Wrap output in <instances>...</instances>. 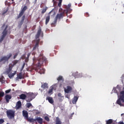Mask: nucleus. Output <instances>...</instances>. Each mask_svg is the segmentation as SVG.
<instances>
[{
    "mask_svg": "<svg viewBox=\"0 0 124 124\" xmlns=\"http://www.w3.org/2000/svg\"><path fill=\"white\" fill-rule=\"evenodd\" d=\"M30 56H31V53H29L27 55V58H30Z\"/></svg>",
    "mask_w": 124,
    "mask_h": 124,
    "instance_id": "obj_48",
    "label": "nucleus"
},
{
    "mask_svg": "<svg viewBox=\"0 0 124 124\" xmlns=\"http://www.w3.org/2000/svg\"><path fill=\"white\" fill-rule=\"evenodd\" d=\"M48 9V8L47 7H46L45 9H43L42 11V14H44Z\"/></svg>",
    "mask_w": 124,
    "mask_h": 124,
    "instance_id": "obj_27",
    "label": "nucleus"
},
{
    "mask_svg": "<svg viewBox=\"0 0 124 124\" xmlns=\"http://www.w3.org/2000/svg\"><path fill=\"white\" fill-rule=\"evenodd\" d=\"M36 114L37 115H38L39 114H40V112L39 111H37L36 112Z\"/></svg>",
    "mask_w": 124,
    "mask_h": 124,
    "instance_id": "obj_49",
    "label": "nucleus"
},
{
    "mask_svg": "<svg viewBox=\"0 0 124 124\" xmlns=\"http://www.w3.org/2000/svg\"><path fill=\"white\" fill-rule=\"evenodd\" d=\"M32 107V105H31V103H27L26 104V107H27V108H30V107Z\"/></svg>",
    "mask_w": 124,
    "mask_h": 124,
    "instance_id": "obj_30",
    "label": "nucleus"
},
{
    "mask_svg": "<svg viewBox=\"0 0 124 124\" xmlns=\"http://www.w3.org/2000/svg\"><path fill=\"white\" fill-rule=\"evenodd\" d=\"M52 2L53 4H55V3H56V0H52Z\"/></svg>",
    "mask_w": 124,
    "mask_h": 124,
    "instance_id": "obj_50",
    "label": "nucleus"
},
{
    "mask_svg": "<svg viewBox=\"0 0 124 124\" xmlns=\"http://www.w3.org/2000/svg\"><path fill=\"white\" fill-rule=\"evenodd\" d=\"M64 91L65 93H69L72 91V87L70 86H67L66 88H64Z\"/></svg>",
    "mask_w": 124,
    "mask_h": 124,
    "instance_id": "obj_9",
    "label": "nucleus"
},
{
    "mask_svg": "<svg viewBox=\"0 0 124 124\" xmlns=\"http://www.w3.org/2000/svg\"><path fill=\"white\" fill-rule=\"evenodd\" d=\"M52 12H54V10H51L49 13L48 16L46 17V25H47L48 23L50 21V15H51V14Z\"/></svg>",
    "mask_w": 124,
    "mask_h": 124,
    "instance_id": "obj_11",
    "label": "nucleus"
},
{
    "mask_svg": "<svg viewBox=\"0 0 124 124\" xmlns=\"http://www.w3.org/2000/svg\"><path fill=\"white\" fill-rule=\"evenodd\" d=\"M26 18V16L25 15H23L22 17H21V21L24 22V21H25V19Z\"/></svg>",
    "mask_w": 124,
    "mask_h": 124,
    "instance_id": "obj_38",
    "label": "nucleus"
},
{
    "mask_svg": "<svg viewBox=\"0 0 124 124\" xmlns=\"http://www.w3.org/2000/svg\"><path fill=\"white\" fill-rule=\"evenodd\" d=\"M5 26V24H3L2 26V28H4Z\"/></svg>",
    "mask_w": 124,
    "mask_h": 124,
    "instance_id": "obj_53",
    "label": "nucleus"
},
{
    "mask_svg": "<svg viewBox=\"0 0 124 124\" xmlns=\"http://www.w3.org/2000/svg\"><path fill=\"white\" fill-rule=\"evenodd\" d=\"M23 24H24V21H22L21 20L18 22V28H21V27L23 25Z\"/></svg>",
    "mask_w": 124,
    "mask_h": 124,
    "instance_id": "obj_28",
    "label": "nucleus"
},
{
    "mask_svg": "<svg viewBox=\"0 0 124 124\" xmlns=\"http://www.w3.org/2000/svg\"><path fill=\"white\" fill-rule=\"evenodd\" d=\"M19 62V60H15L13 62V63L14 65H15L16 64H17V63H18Z\"/></svg>",
    "mask_w": 124,
    "mask_h": 124,
    "instance_id": "obj_32",
    "label": "nucleus"
},
{
    "mask_svg": "<svg viewBox=\"0 0 124 124\" xmlns=\"http://www.w3.org/2000/svg\"><path fill=\"white\" fill-rule=\"evenodd\" d=\"M119 124H124V122H119Z\"/></svg>",
    "mask_w": 124,
    "mask_h": 124,
    "instance_id": "obj_52",
    "label": "nucleus"
},
{
    "mask_svg": "<svg viewBox=\"0 0 124 124\" xmlns=\"http://www.w3.org/2000/svg\"><path fill=\"white\" fill-rule=\"evenodd\" d=\"M26 120L28 121V122H29V123H34L36 121V120L33 118H30L29 117L26 119Z\"/></svg>",
    "mask_w": 124,
    "mask_h": 124,
    "instance_id": "obj_23",
    "label": "nucleus"
},
{
    "mask_svg": "<svg viewBox=\"0 0 124 124\" xmlns=\"http://www.w3.org/2000/svg\"><path fill=\"white\" fill-rule=\"evenodd\" d=\"M25 65H26V63H24L22 66V68H21V70H23L24 69V68H25Z\"/></svg>",
    "mask_w": 124,
    "mask_h": 124,
    "instance_id": "obj_41",
    "label": "nucleus"
},
{
    "mask_svg": "<svg viewBox=\"0 0 124 124\" xmlns=\"http://www.w3.org/2000/svg\"><path fill=\"white\" fill-rule=\"evenodd\" d=\"M3 79H4V78L3 77V76H2L0 78V82H1V83H4V80Z\"/></svg>",
    "mask_w": 124,
    "mask_h": 124,
    "instance_id": "obj_33",
    "label": "nucleus"
},
{
    "mask_svg": "<svg viewBox=\"0 0 124 124\" xmlns=\"http://www.w3.org/2000/svg\"><path fill=\"white\" fill-rule=\"evenodd\" d=\"M36 121H37L38 124H43V119H42L40 117H38L37 118L35 119Z\"/></svg>",
    "mask_w": 124,
    "mask_h": 124,
    "instance_id": "obj_18",
    "label": "nucleus"
},
{
    "mask_svg": "<svg viewBox=\"0 0 124 124\" xmlns=\"http://www.w3.org/2000/svg\"><path fill=\"white\" fill-rule=\"evenodd\" d=\"M59 97H62V93H59L58 94Z\"/></svg>",
    "mask_w": 124,
    "mask_h": 124,
    "instance_id": "obj_47",
    "label": "nucleus"
},
{
    "mask_svg": "<svg viewBox=\"0 0 124 124\" xmlns=\"http://www.w3.org/2000/svg\"><path fill=\"white\" fill-rule=\"evenodd\" d=\"M35 42H36V44L34 46L33 48V51H34V50H36V49H38V47L39 46V42L40 41V39H38L37 40H34Z\"/></svg>",
    "mask_w": 124,
    "mask_h": 124,
    "instance_id": "obj_10",
    "label": "nucleus"
},
{
    "mask_svg": "<svg viewBox=\"0 0 124 124\" xmlns=\"http://www.w3.org/2000/svg\"><path fill=\"white\" fill-rule=\"evenodd\" d=\"M113 124V120L109 119L106 121V124Z\"/></svg>",
    "mask_w": 124,
    "mask_h": 124,
    "instance_id": "obj_26",
    "label": "nucleus"
},
{
    "mask_svg": "<svg viewBox=\"0 0 124 124\" xmlns=\"http://www.w3.org/2000/svg\"><path fill=\"white\" fill-rule=\"evenodd\" d=\"M27 9H28V6H24L23 8L21 9L18 16H17V19H20V18L24 15V14Z\"/></svg>",
    "mask_w": 124,
    "mask_h": 124,
    "instance_id": "obj_7",
    "label": "nucleus"
},
{
    "mask_svg": "<svg viewBox=\"0 0 124 124\" xmlns=\"http://www.w3.org/2000/svg\"><path fill=\"white\" fill-rule=\"evenodd\" d=\"M25 62H29V58L26 57V58H25Z\"/></svg>",
    "mask_w": 124,
    "mask_h": 124,
    "instance_id": "obj_46",
    "label": "nucleus"
},
{
    "mask_svg": "<svg viewBox=\"0 0 124 124\" xmlns=\"http://www.w3.org/2000/svg\"><path fill=\"white\" fill-rule=\"evenodd\" d=\"M78 98H79V97L78 96H74V97L72 100L73 104H76V102H77V101L78 100Z\"/></svg>",
    "mask_w": 124,
    "mask_h": 124,
    "instance_id": "obj_19",
    "label": "nucleus"
},
{
    "mask_svg": "<svg viewBox=\"0 0 124 124\" xmlns=\"http://www.w3.org/2000/svg\"><path fill=\"white\" fill-rule=\"evenodd\" d=\"M12 57V54L10 53L7 56H3L0 59V62H8L9 59Z\"/></svg>",
    "mask_w": 124,
    "mask_h": 124,
    "instance_id": "obj_8",
    "label": "nucleus"
},
{
    "mask_svg": "<svg viewBox=\"0 0 124 124\" xmlns=\"http://www.w3.org/2000/svg\"><path fill=\"white\" fill-rule=\"evenodd\" d=\"M45 120L46 121V122H50V118L48 116L45 117Z\"/></svg>",
    "mask_w": 124,
    "mask_h": 124,
    "instance_id": "obj_35",
    "label": "nucleus"
},
{
    "mask_svg": "<svg viewBox=\"0 0 124 124\" xmlns=\"http://www.w3.org/2000/svg\"><path fill=\"white\" fill-rule=\"evenodd\" d=\"M67 13V11L66 10H64V11H62L61 13L58 14L56 15V16L55 17V18L57 19V20H60L61 19H62V18H63V17H64V14L65 13Z\"/></svg>",
    "mask_w": 124,
    "mask_h": 124,
    "instance_id": "obj_6",
    "label": "nucleus"
},
{
    "mask_svg": "<svg viewBox=\"0 0 124 124\" xmlns=\"http://www.w3.org/2000/svg\"><path fill=\"white\" fill-rule=\"evenodd\" d=\"M46 100H48V102H49V103L51 104H53V103H54V100H53V98L51 97H47L46 98Z\"/></svg>",
    "mask_w": 124,
    "mask_h": 124,
    "instance_id": "obj_17",
    "label": "nucleus"
},
{
    "mask_svg": "<svg viewBox=\"0 0 124 124\" xmlns=\"http://www.w3.org/2000/svg\"><path fill=\"white\" fill-rule=\"evenodd\" d=\"M4 96V92H0V97H3Z\"/></svg>",
    "mask_w": 124,
    "mask_h": 124,
    "instance_id": "obj_36",
    "label": "nucleus"
},
{
    "mask_svg": "<svg viewBox=\"0 0 124 124\" xmlns=\"http://www.w3.org/2000/svg\"><path fill=\"white\" fill-rule=\"evenodd\" d=\"M19 79H23V74L22 72L19 73L17 75V77L16 78V81L18 82V81H19Z\"/></svg>",
    "mask_w": 124,
    "mask_h": 124,
    "instance_id": "obj_13",
    "label": "nucleus"
},
{
    "mask_svg": "<svg viewBox=\"0 0 124 124\" xmlns=\"http://www.w3.org/2000/svg\"><path fill=\"white\" fill-rule=\"evenodd\" d=\"M26 94L27 95V97H28V99L26 100L27 102H31L32 99H34V98H35V97L36 96V94H35V93L29 92L28 93H26Z\"/></svg>",
    "mask_w": 124,
    "mask_h": 124,
    "instance_id": "obj_4",
    "label": "nucleus"
},
{
    "mask_svg": "<svg viewBox=\"0 0 124 124\" xmlns=\"http://www.w3.org/2000/svg\"><path fill=\"white\" fill-rule=\"evenodd\" d=\"M11 70H12V67L9 66V68L7 69L5 73H6V74H8V75H9V74L11 72Z\"/></svg>",
    "mask_w": 124,
    "mask_h": 124,
    "instance_id": "obj_21",
    "label": "nucleus"
},
{
    "mask_svg": "<svg viewBox=\"0 0 124 124\" xmlns=\"http://www.w3.org/2000/svg\"><path fill=\"white\" fill-rule=\"evenodd\" d=\"M121 116H123V114H121Z\"/></svg>",
    "mask_w": 124,
    "mask_h": 124,
    "instance_id": "obj_55",
    "label": "nucleus"
},
{
    "mask_svg": "<svg viewBox=\"0 0 124 124\" xmlns=\"http://www.w3.org/2000/svg\"><path fill=\"white\" fill-rule=\"evenodd\" d=\"M8 28V26L7 25L5 29H4L3 32H2V35L0 37V42H2V41H3V40L4 39V38H5V36H6V35H7V28Z\"/></svg>",
    "mask_w": 124,
    "mask_h": 124,
    "instance_id": "obj_5",
    "label": "nucleus"
},
{
    "mask_svg": "<svg viewBox=\"0 0 124 124\" xmlns=\"http://www.w3.org/2000/svg\"><path fill=\"white\" fill-rule=\"evenodd\" d=\"M15 75H16V71H15L14 73L9 74L8 75V76H9V78H10V79H11L12 78V77H13Z\"/></svg>",
    "mask_w": 124,
    "mask_h": 124,
    "instance_id": "obj_24",
    "label": "nucleus"
},
{
    "mask_svg": "<svg viewBox=\"0 0 124 124\" xmlns=\"http://www.w3.org/2000/svg\"><path fill=\"white\" fill-rule=\"evenodd\" d=\"M54 90V87H51L49 89L48 93H53V90Z\"/></svg>",
    "mask_w": 124,
    "mask_h": 124,
    "instance_id": "obj_31",
    "label": "nucleus"
},
{
    "mask_svg": "<svg viewBox=\"0 0 124 124\" xmlns=\"http://www.w3.org/2000/svg\"><path fill=\"white\" fill-rule=\"evenodd\" d=\"M42 63H43V61H41L40 60H38V63L34 66L33 69L40 73V74L45 73V70L41 67Z\"/></svg>",
    "mask_w": 124,
    "mask_h": 124,
    "instance_id": "obj_1",
    "label": "nucleus"
},
{
    "mask_svg": "<svg viewBox=\"0 0 124 124\" xmlns=\"http://www.w3.org/2000/svg\"><path fill=\"white\" fill-rule=\"evenodd\" d=\"M11 98H12V97L11 96V95L10 94H7L5 96V99H6L7 103H9V101L10 99H11Z\"/></svg>",
    "mask_w": 124,
    "mask_h": 124,
    "instance_id": "obj_15",
    "label": "nucleus"
},
{
    "mask_svg": "<svg viewBox=\"0 0 124 124\" xmlns=\"http://www.w3.org/2000/svg\"><path fill=\"white\" fill-rule=\"evenodd\" d=\"M57 80L59 81H62V82H63V78H62V76H59L57 78Z\"/></svg>",
    "mask_w": 124,
    "mask_h": 124,
    "instance_id": "obj_29",
    "label": "nucleus"
},
{
    "mask_svg": "<svg viewBox=\"0 0 124 124\" xmlns=\"http://www.w3.org/2000/svg\"><path fill=\"white\" fill-rule=\"evenodd\" d=\"M22 115L25 120H27L29 118V113L27 110H23Z\"/></svg>",
    "mask_w": 124,
    "mask_h": 124,
    "instance_id": "obj_12",
    "label": "nucleus"
},
{
    "mask_svg": "<svg viewBox=\"0 0 124 124\" xmlns=\"http://www.w3.org/2000/svg\"><path fill=\"white\" fill-rule=\"evenodd\" d=\"M21 59L22 60H25V59H26V54H24L23 55H22V56L21 57Z\"/></svg>",
    "mask_w": 124,
    "mask_h": 124,
    "instance_id": "obj_40",
    "label": "nucleus"
},
{
    "mask_svg": "<svg viewBox=\"0 0 124 124\" xmlns=\"http://www.w3.org/2000/svg\"><path fill=\"white\" fill-rule=\"evenodd\" d=\"M57 21H58V19L56 18H55L54 22L52 23H51V26H56V25H57Z\"/></svg>",
    "mask_w": 124,
    "mask_h": 124,
    "instance_id": "obj_25",
    "label": "nucleus"
},
{
    "mask_svg": "<svg viewBox=\"0 0 124 124\" xmlns=\"http://www.w3.org/2000/svg\"><path fill=\"white\" fill-rule=\"evenodd\" d=\"M85 16H86V17H89L90 16V15L89 14V13H86L85 14Z\"/></svg>",
    "mask_w": 124,
    "mask_h": 124,
    "instance_id": "obj_44",
    "label": "nucleus"
},
{
    "mask_svg": "<svg viewBox=\"0 0 124 124\" xmlns=\"http://www.w3.org/2000/svg\"><path fill=\"white\" fill-rule=\"evenodd\" d=\"M21 107H22V103L20 101H18L16 104V110H18L20 109Z\"/></svg>",
    "mask_w": 124,
    "mask_h": 124,
    "instance_id": "obj_14",
    "label": "nucleus"
},
{
    "mask_svg": "<svg viewBox=\"0 0 124 124\" xmlns=\"http://www.w3.org/2000/svg\"><path fill=\"white\" fill-rule=\"evenodd\" d=\"M10 92H11V90L9 89V90H6L5 91V93H10Z\"/></svg>",
    "mask_w": 124,
    "mask_h": 124,
    "instance_id": "obj_43",
    "label": "nucleus"
},
{
    "mask_svg": "<svg viewBox=\"0 0 124 124\" xmlns=\"http://www.w3.org/2000/svg\"><path fill=\"white\" fill-rule=\"evenodd\" d=\"M18 53H16L14 56V59H15L16 58H17V56H18Z\"/></svg>",
    "mask_w": 124,
    "mask_h": 124,
    "instance_id": "obj_45",
    "label": "nucleus"
},
{
    "mask_svg": "<svg viewBox=\"0 0 124 124\" xmlns=\"http://www.w3.org/2000/svg\"><path fill=\"white\" fill-rule=\"evenodd\" d=\"M41 28L40 27L35 36L36 39H37V38H39V36H40V33H41Z\"/></svg>",
    "mask_w": 124,
    "mask_h": 124,
    "instance_id": "obj_16",
    "label": "nucleus"
},
{
    "mask_svg": "<svg viewBox=\"0 0 124 124\" xmlns=\"http://www.w3.org/2000/svg\"><path fill=\"white\" fill-rule=\"evenodd\" d=\"M71 7V4H69L66 7V8L67 10H69Z\"/></svg>",
    "mask_w": 124,
    "mask_h": 124,
    "instance_id": "obj_34",
    "label": "nucleus"
},
{
    "mask_svg": "<svg viewBox=\"0 0 124 124\" xmlns=\"http://www.w3.org/2000/svg\"><path fill=\"white\" fill-rule=\"evenodd\" d=\"M12 1H14V0H12Z\"/></svg>",
    "mask_w": 124,
    "mask_h": 124,
    "instance_id": "obj_54",
    "label": "nucleus"
},
{
    "mask_svg": "<svg viewBox=\"0 0 124 124\" xmlns=\"http://www.w3.org/2000/svg\"><path fill=\"white\" fill-rule=\"evenodd\" d=\"M42 89H47L48 88V83H44L43 84L41 85Z\"/></svg>",
    "mask_w": 124,
    "mask_h": 124,
    "instance_id": "obj_22",
    "label": "nucleus"
},
{
    "mask_svg": "<svg viewBox=\"0 0 124 124\" xmlns=\"http://www.w3.org/2000/svg\"><path fill=\"white\" fill-rule=\"evenodd\" d=\"M7 116L9 120H12L15 118V112L12 109H9L6 111Z\"/></svg>",
    "mask_w": 124,
    "mask_h": 124,
    "instance_id": "obj_3",
    "label": "nucleus"
},
{
    "mask_svg": "<svg viewBox=\"0 0 124 124\" xmlns=\"http://www.w3.org/2000/svg\"><path fill=\"white\" fill-rule=\"evenodd\" d=\"M4 123V120L1 119H0V124H2Z\"/></svg>",
    "mask_w": 124,
    "mask_h": 124,
    "instance_id": "obj_39",
    "label": "nucleus"
},
{
    "mask_svg": "<svg viewBox=\"0 0 124 124\" xmlns=\"http://www.w3.org/2000/svg\"><path fill=\"white\" fill-rule=\"evenodd\" d=\"M62 0H59V2L58 3V6L61 7L62 6Z\"/></svg>",
    "mask_w": 124,
    "mask_h": 124,
    "instance_id": "obj_37",
    "label": "nucleus"
},
{
    "mask_svg": "<svg viewBox=\"0 0 124 124\" xmlns=\"http://www.w3.org/2000/svg\"><path fill=\"white\" fill-rule=\"evenodd\" d=\"M7 11H8V9H7L6 10H4L3 12V15H4V14H6V13H7Z\"/></svg>",
    "mask_w": 124,
    "mask_h": 124,
    "instance_id": "obj_42",
    "label": "nucleus"
},
{
    "mask_svg": "<svg viewBox=\"0 0 124 124\" xmlns=\"http://www.w3.org/2000/svg\"><path fill=\"white\" fill-rule=\"evenodd\" d=\"M122 101L124 103V91H122L120 92L119 98L117 100L116 102L120 106H124V105L122 104Z\"/></svg>",
    "mask_w": 124,
    "mask_h": 124,
    "instance_id": "obj_2",
    "label": "nucleus"
},
{
    "mask_svg": "<svg viewBox=\"0 0 124 124\" xmlns=\"http://www.w3.org/2000/svg\"><path fill=\"white\" fill-rule=\"evenodd\" d=\"M26 3H30V0H26Z\"/></svg>",
    "mask_w": 124,
    "mask_h": 124,
    "instance_id": "obj_51",
    "label": "nucleus"
},
{
    "mask_svg": "<svg viewBox=\"0 0 124 124\" xmlns=\"http://www.w3.org/2000/svg\"><path fill=\"white\" fill-rule=\"evenodd\" d=\"M27 96H28L27 94L26 95L25 94H23V93L19 95L20 99H22L23 100H25V99L27 98Z\"/></svg>",
    "mask_w": 124,
    "mask_h": 124,
    "instance_id": "obj_20",
    "label": "nucleus"
}]
</instances>
